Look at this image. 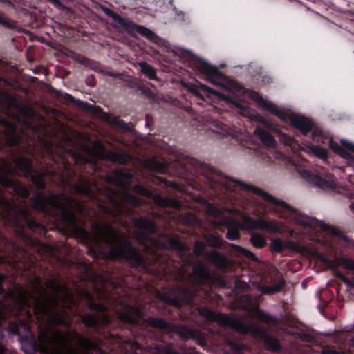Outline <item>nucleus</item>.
<instances>
[{
	"mask_svg": "<svg viewBox=\"0 0 354 354\" xmlns=\"http://www.w3.org/2000/svg\"><path fill=\"white\" fill-rule=\"evenodd\" d=\"M43 279L32 274L31 281L33 292L24 290L12 299L16 317L8 325V332L18 336L21 349L26 354H57L71 348L75 343L84 354H105L96 339L80 335L76 331L55 328L62 326L69 328L71 321L59 308H70L68 301L73 302L66 285L57 278L46 283L51 293L46 296L42 286Z\"/></svg>",
	"mask_w": 354,
	"mask_h": 354,
	"instance_id": "obj_1",
	"label": "nucleus"
},
{
	"mask_svg": "<svg viewBox=\"0 0 354 354\" xmlns=\"http://www.w3.org/2000/svg\"><path fill=\"white\" fill-rule=\"evenodd\" d=\"M39 139L44 147L48 156L52 159L54 165H57L59 171L56 168L45 169L44 171H35L28 176L37 189L42 191L46 189V183L45 176L53 177L59 174L63 169L66 174H60V180L64 186L71 187L77 182L78 178L83 175H77V172L69 167V164L64 158V153L73 156L75 158L80 156L71 147L72 140L67 135L62 136V141L55 143L51 139L41 138ZM32 208L43 214L44 216L54 219L57 227L68 234L81 243L88 244L93 240L90 233L84 228V221L77 216L88 215V209L84 201L77 200L73 196H67L64 193L51 192L45 194L38 192L30 198Z\"/></svg>",
	"mask_w": 354,
	"mask_h": 354,
	"instance_id": "obj_2",
	"label": "nucleus"
},
{
	"mask_svg": "<svg viewBox=\"0 0 354 354\" xmlns=\"http://www.w3.org/2000/svg\"><path fill=\"white\" fill-rule=\"evenodd\" d=\"M132 222L138 228L133 234L139 242L145 247L146 243H151L153 247L147 248V251L151 254L152 259L143 254L139 248L133 245L129 236L109 223L93 221L91 228L97 241L109 247L107 252V257L109 259L123 261L132 268L142 269L147 272H151L154 270L153 266L158 261V250L166 251L171 249L178 252L185 251V245L176 237L167 235L166 241L153 240L150 234H156L159 230L158 225L153 221L140 216L133 217Z\"/></svg>",
	"mask_w": 354,
	"mask_h": 354,
	"instance_id": "obj_3",
	"label": "nucleus"
},
{
	"mask_svg": "<svg viewBox=\"0 0 354 354\" xmlns=\"http://www.w3.org/2000/svg\"><path fill=\"white\" fill-rule=\"evenodd\" d=\"M189 165L188 169H190V172L192 174L190 185L193 189L209 196L219 198L227 192H236V188L239 187L241 190L254 194L268 203L290 211L295 214V223L304 227L314 230H319L332 234H337V230L333 227L313 218L299 214L297 210L286 202L275 198L256 186L229 178L210 165L196 159H191Z\"/></svg>",
	"mask_w": 354,
	"mask_h": 354,
	"instance_id": "obj_4",
	"label": "nucleus"
},
{
	"mask_svg": "<svg viewBox=\"0 0 354 354\" xmlns=\"http://www.w3.org/2000/svg\"><path fill=\"white\" fill-rule=\"evenodd\" d=\"M132 178L129 171L114 169L112 175L106 177V183L114 185L117 189L106 183L98 184L93 178H79L77 182L73 185L74 192L87 198L95 207L91 208L86 204L88 215L82 216L93 218H98L99 214H101L109 216L115 221L120 220L124 213V206L120 201V196L129 205L138 206L140 203L137 196L126 192L132 185Z\"/></svg>",
	"mask_w": 354,
	"mask_h": 354,
	"instance_id": "obj_5",
	"label": "nucleus"
},
{
	"mask_svg": "<svg viewBox=\"0 0 354 354\" xmlns=\"http://www.w3.org/2000/svg\"><path fill=\"white\" fill-rule=\"evenodd\" d=\"M12 84L7 79L0 76V110L15 122H11L6 118H0V135L3 136L5 145L8 148L7 152L12 156V160L16 169L24 176L28 177L34 170L32 160L28 157L15 156L12 150L13 147H20L24 142V138L28 135L22 129L19 133L17 125L36 132L38 129L34 124L26 118L30 116L31 109L27 105L21 104L15 95L9 93L5 87L12 86Z\"/></svg>",
	"mask_w": 354,
	"mask_h": 354,
	"instance_id": "obj_6",
	"label": "nucleus"
},
{
	"mask_svg": "<svg viewBox=\"0 0 354 354\" xmlns=\"http://www.w3.org/2000/svg\"><path fill=\"white\" fill-rule=\"evenodd\" d=\"M227 227L226 238L231 241L237 240L240 237V229L249 230H261L270 232H278L280 230L279 223L275 220L268 221L263 218H253L246 216L241 224L237 221L226 222Z\"/></svg>",
	"mask_w": 354,
	"mask_h": 354,
	"instance_id": "obj_7",
	"label": "nucleus"
},
{
	"mask_svg": "<svg viewBox=\"0 0 354 354\" xmlns=\"http://www.w3.org/2000/svg\"><path fill=\"white\" fill-rule=\"evenodd\" d=\"M145 313L142 309L135 305H127L125 310L118 313L119 319L125 324L133 326H142L147 323L150 327L170 331L172 324L167 322L162 318L149 317L144 319Z\"/></svg>",
	"mask_w": 354,
	"mask_h": 354,
	"instance_id": "obj_8",
	"label": "nucleus"
},
{
	"mask_svg": "<svg viewBox=\"0 0 354 354\" xmlns=\"http://www.w3.org/2000/svg\"><path fill=\"white\" fill-rule=\"evenodd\" d=\"M261 108L268 111L283 122L290 121L291 125L298 129L304 136H306L313 130V122L304 116L288 114L279 109L275 104L259 96L257 100Z\"/></svg>",
	"mask_w": 354,
	"mask_h": 354,
	"instance_id": "obj_9",
	"label": "nucleus"
},
{
	"mask_svg": "<svg viewBox=\"0 0 354 354\" xmlns=\"http://www.w3.org/2000/svg\"><path fill=\"white\" fill-rule=\"evenodd\" d=\"M197 310L199 315L207 320L216 321L220 325L228 326L241 334H248L252 328L254 329L257 335H262L264 333L261 328L252 327L239 319L232 317L223 313L217 315L212 310L207 307L197 308Z\"/></svg>",
	"mask_w": 354,
	"mask_h": 354,
	"instance_id": "obj_10",
	"label": "nucleus"
},
{
	"mask_svg": "<svg viewBox=\"0 0 354 354\" xmlns=\"http://www.w3.org/2000/svg\"><path fill=\"white\" fill-rule=\"evenodd\" d=\"M104 12L108 16L113 19V22L115 24V28L122 29L132 37L135 36L136 33H139L151 41L157 42L159 39L158 37L148 28L136 24L128 18L123 17L110 9L106 8Z\"/></svg>",
	"mask_w": 354,
	"mask_h": 354,
	"instance_id": "obj_11",
	"label": "nucleus"
},
{
	"mask_svg": "<svg viewBox=\"0 0 354 354\" xmlns=\"http://www.w3.org/2000/svg\"><path fill=\"white\" fill-rule=\"evenodd\" d=\"M196 296V291L190 288L177 286L169 292L162 294L160 298L165 304L178 308L183 306L193 308L195 306L194 299Z\"/></svg>",
	"mask_w": 354,
	"mask_h": 354,
	"instance_id": "obj_12",
	"label": "nucleus"
},
{
	"mask_svg": "<svg viewBox=\"0 0 354 354\" xmlns=\"http://www.w3.org/2000/svg\"><path fill=\"white\" fill-rule=\"evenodd\" d=\"M133 190L138 194L153 199L154 203L159 207L178 208L180 206V203L177 199L155 194L151 190L142 185H134Z\"/></svg>",
	"mask_w": 354,
	"mask_h": 354,
	"instance_id": "obj_13",
	"label": "nucleus"
},
{
	"mask_svg": "<svg viewBox=\"0 0 354 354\" xmlns=\"http://www.w3.org/2000/svg\"><path fill=\"white\" fill-rule=\"evenodd\" d=\"M193 65L196 70L204 75L212 83H215L223 76V73L216 66L211 65L204 59L196 58L194 59Z\"/></svg>",
	"mask_w": 354,
	"mask_h": 354,
	"instance_id": "obj_14",
	"label": "nucleus"
},
{
	"mask_svg": "<svg viewBox=\"0 0 354 354\" xmlns=\"http://www.w3.org/2000/svg\"><path fill=\"white\" fill-rule=\"evenodd\" d=\"M190 258L191 254L187 260V263L192 266V275L196 282L199 284H203L209 281L212 279L211 273L205 263L201 260L192 262Z\"/></svg>",
	"mask_w": 354,
	"mask_h": 354,
	"instance_id": "obj_15",
	"label": "nucleus"
},
{
	"mask_svg": "<svg viewBox=\"0 0 354 354\" xmlns=\"http://www.w3.org/2000/svg\"><path fill=\"white\" fill-rule=\"evenodd\" d=\"M97 151L95 156L101 159L108 160L120 165H124L127 162L126 156L122 152L108 151L100 142L95 145Z\"/></svg>",
	"mask_w": 354,
	"mask_h": 354,
	"instance_id": "obj_16",
	"label": "nucleus"
},
{
	"mask_svg": "<svg viewBox=\"0 0 354 354\" xmlns=\"http://www.w3.org/2000/svg\"><path fill=\"white\" fill-rule=\"evenodd\" d=\"M300 175L310 184L322 189H329L333 188V182L326 180L318 173H314L307 169H302L300 171Z\"/></svg>",
	"mask_w": 354,
	"mask_h": 354,
	"instance_id": "obj_17",
	"label": "nucleus"
},
{
	"mask_svg": "<svg viewBox=\"0 0 354 354\" xmlns=\"http://www.w3.org/2000/svg\"><path fill=\"white\" fill-rule=\"evenodd\" d=\"M274 279L277 281V283L272 285H261L259 286V290L263 295H272L277 292H280L284 288L286 282L284 279L283 274L278 270H275Z\"/></svg>",
	"mask_w": 354,
	"mask_h": 354,
	"instance_id": "obj_18",
	"label": "nucleus"
},
{
	"mask_svg": "<svg viewBox=\"0 0 354 354\" xmlns=\"http://www.w3.org/2000/svg\"><path fill=\"white\" fill-rule=\"evenodd\" d=\"M270 247L272 251L277 253L282 252L285 248H288L298 252L302 250L304 248V247L297 242L293 241H287L284 242L279 239L272 240Z\"/></svg>",
	"mask_w": 354,
	"mask_h": 354,
	"instance_id": "obj_19",
	"label": "nucleus"
},
{
	"mask_svg": "<svg viewBox=\"0 0 354 354\" xmlns=\"http://www.w3.org/2000/svg\"><path fill=\"white\" fill-rule=\"evenodd\" d=\"M208 259L219 270H225L230 267L228 258L216 250H213L208 253Z\"/></svg>",
	"mask_w": 354,
	"mask_h": 354,
	"instance_id": "obj_20",
	"label": "nucleus"
},
{
	"mask_svg": "<svg viewBox=\"0 0 354 354\" xmlns=\"http://www.w3.org/2000/svg\"><path fill=\"white\" fill-rule=\"evenodd\" d=\"M169 332L177 334L183 341L196 338V332L185 325L172 324Z\"/></svg>",
	"mask_w": 354,
	"mask_h": 354,
	"instance_id": "obj_21",
	"label": "nucleus"
},
{
	"mask_svg": "<svg viewBox=\"0 0 354 354\" xmlns=\"http://www.w3.org/2000/svg\"><path fill=\"white\" fill-rule=\"evenodd\" d=\"M254 134L264 145L273 148L276 147L277 142L273 136L268 131L260 127H257L254 129Z\"/></svg>",
	"mask_w": 354,
	"mask_h": 354,
	"instance_id": "obj_22",
	"label": "nucleus"
},
{
	"mask_svg": "<svg viewBox=\"0 0 354 354\" xmlns=\"http://www.w3.org/2000/svg\"><path fill=\"white\" fill-rule=\"evenodd\" d=\"M250 326L252 327H254V326H252V325H250ZM255 328H258V327L255 326ZM259 328H261V327H259ZM261 329L264 331V333H262V335L256 334V333L254 332L253 328H252L251 331H250L248 333H252L254 335H257L259 337L266 336L264 339V343H265L266 348L269 351H272V352L280 351L281 349V346L279 341L276 337L266 335V330L262 328H261Z\"/></svg>",
	"mask_w": 354,
	"mask_h": 354,
	"instance_id": "obj_23",
	"label": "nucleus"
},
{
	"mask_svg": "<svg viewBox=\"0 0 354 354\" xmlns=\"http://www.w3.org/2000/svg\"><path fill=\"white\" fill-rule=\"evenodd\" d=\"M331 147L343 158L348 161L354 160V156L351 153V152L354 153V145L343 143V147L338 145L335 147L332 145Z\"/></svg>",
	"mask_w": 354,
	"mask_h": 354,
	"instance_id": "obj_24",
	"label": "nucleus"
},
{
	"mask_svg": "<svg viewBox=\"0 0 354 354\" xmlns=\"http://www.w3.org/2000/svg\"><path fill=\"white\" fill-rule=\"evenodd\" d=\"M209 129L219 135L220 136L225 137L231 135L230 128L221 122L220 121L213 120L210 122Z\"/></svg>",
	"mask_w": 354,
	"mask_h": 354,
	"instance_id": "obj_25",
	"label": "nucleus"
},
{
	"mask_svg": "<svg viewBox=\"0 0 354 354\" xmlns=\"http://www.w3.org/2000/svg\"><path fill=\"white\" fill-rule=\"evenodd\" d=\"M81 321L87 328L97 329L99 322L97 316L93 314L87 313L81 317Z\"/></svg>",
	"mask_w": 354,
	"mask_h": 354,
	"instance_id": "obj_26",
	"label": "nucleus"
},
{
	"mask_svg": "<svg viewBox=\"0 0 354 354\" xmlns=\"http://www.w3.org/2000/svg\"><path fill=\"white\" fill-rule=\"evenodd\" d=\"M250 241L257 248H263L267 244L266 239L259 233H252Z\"/></svg>",
	"mask_w": 354,
	"mask_h": 354,
	"instance_id": "obj_27",
	"label": "nucleus"
},
{
	"mask_svg": "<svg viewBox=\"0 0 354 354\" xmlns=\"http://www.w3.org/2000/svg\"><path fill=\"white\" fill-rule=\"evenodd\" d=\"M64 100H65L66 102L73 103L74 104L79 106L82 107L84 109L86 110H91L92 109V105L91 104H88L86 102L81 101L80 100L75 99L71 95L68 93H64L63 95Z\"/></svg>",
	"mask_w": 354,
	"mask_h": 354,
	"instance_id": "obj_28",
	"label": "nucleus"
},
{
	"mask_svg": "<svg viewBox=\"0 0 354 354\" xmlns=\"http://www.w3.org/2000/svg\"><path fill=\"white\" fill-rule=\"evenodd\" d=\"M141 71L142 73L149 77L150 80L156 79V69L147 62H143L140 64Z\"/></svg>",
	"mask_w": 354,
	"mask_h": 354,
	"instance_id": "obj_29",
	"label": "nucleus"
},
{
	"mask_svg": "<svg viewBox=\"0 0 354 354\" xmlns=\"http://www.w3.org/2000/svg\"><path fill=\"white\" fill-rule=\"evenodd\" d=\"M308 148L312 153H313L319 158L326 159L328 157V150L324 147L317 145H310L308 146Z\"/></svg>",
	"mask_w": 354,
	"mask_h": 354,
	"instance_id": "obj_30",
	"label": "nucleus"
},
{
	"mask_svg": "<svg viewBox=\"0 0 354 354\" xmlns=\"http://www.w3.org/2000/svg\"><path fill=\"white\" fill-rule=\"evenodd\" d=\"M0 26L2 27L12 30H18V26L17 22L10 18L6 17L3 13L0 12Z\"/></svg>",
	"mask_w": 354,
	"mask_h": 354,
	"instance_id": "obj_31",
	"label": "nucleus"
},
{
	"mask_svg": "<svg viewBox=\"0 0 354 354\" xmlns=\"http://www.w3.org/2000/svg\"><path fill=\"white\" fill-rule=\"evenodd\" d=\"M205 240L212 247L221 249L223 247V241L221 238L213 234H208L205 236Z\"/></svg>",
	"mask_w": 354,
	"mask_h": 354,
	"instance_id": "obj_32",
	"label": "nucleus"
},
{
	"mask_svg": "<svg viewBox=\"0 0 354 354\" xmlns=\"http://www.w3.org/2000/svg\"><path fill=\"white\" fill-rule=\"evenodd\" d=\"M180 220L187 225H195L198 223L196 215L191 212L180 214Z\"/></svg>",
	"mask_w": 354,
	"mask_h": 354,
	"instance_id": "obj_33",
	"label": "nucleus"
},
{
	"mask_svg": "<svg viewBox=\"0 0 354 354\" xmlns=\"http://www.w3.org/2000/svg\"><path fill=\"white\" fill-rule=\"evenodd\" d=\"M88 308L98 313H103L107 310V307L100 303L95 302L91 297L88 302Z\"/></svg>",
	"mask_w": 354,
	"mask_h": 354,
	"instance_id": "obj_34",
	"label": "nucleus"
},
{
	"mask_svg": "<svg viewBox=\"0 0 354 354\" xmlns=\"http://www.w3.org/2000/svg\"><path fill=\"white\" fill-rule=\"evenodd\" d=\"M231 247L233 251L237 253L238 254L243 255L250 259H253L254 257V253H252L251 251L247 249L242 248L241 246L235 244H232Z\"/></svg>",
	"mask_w": 354,
	"mask_h": 354,
	"instance_id": "obj_35",
	"label": "nucleus"
},
{
	"mask_svg": "<svg viewBox=\"0 0 354 354\" xmlns=\"http://www.w3.org/2000/svg\"><path fill=\"white\" fill-rule=\"evenodd\" d=\"M205 249L206 244L202 241H197L194 245L193 254L197 257L201 256Z\"/></svg>",
	"mask_w": 354,
	"mask_h": 354,
	"instance_id": "obj_36",
	"label": "nucleus"
},
{
	"mask_svg": "<svg viewBox=\"0 0 354 354\" xmlns=\"http://www.w3.org/2000/svg\"><path fill=\"white\" fill-rule=\"evenodd\" d=\"M227 344L231 348V350L234 352L241 353L245 351L246 348V346L243 343L239 342L234 340H230L227 342Z\"/></svg>",
	"mask_w": 354,
	"mask_h": 354,
	"instance_id": "obj_37",
	"label": "nucleus"
},
{
	"mask_svg": "<svg viewBox=\"0 0 354 354\" xmlns=\"http://www.w3.org/2000/svg\"><path fill=\"white\" fill-rule=\"evenodd\" d=\"M198 84H199L200 86V88L203 91H205V93H208V94H212V95H216V96H219L220 97L228 101V97L226 95H224V94H221L218 91H216L212 88H211L210 87L206 86V85H204L201 83H199L198 82Z\"/></svg>",
	"mask_w": 354,
	"mask_h": 354,
	"instance_id": "obj_38",
	"label": "nucleus"
},
{
	"mask_svg": "<svg viewBox=\"0 0 354 354\" xmlns=\"http://www.w3.org/2000/svg\"><path fill=\"white\" fill-rule=\"evenodd\" d=\"M149 165L150 169L157 172L162 173L165 169V166L162 162H160L156 160H150Z\"/></svg>",
	"mask_w": 354,
	"mask_h": 354,
	"instance_id": "obj_39",
	"label": "nucleus"
},
{
	"mask_svg": "<svg viewBox=\"0 0 354 354\" xmlns=\"http://www.w3.org/2000/svg\"><path fill=\"white\" fill-rule=\"evenodd\" d=\"M339 263L344 268L354 272V260L348 258H341Z\"/></svg>",
	"mask_w": 354,
	"mask_h": 354,
	"instance_id": "obj_40",
	"label": "nucleus"
},
{
	"mask_svg": "<svg viewBox=\"0 0 354 354\" xmlns=\"http://www.w3.org/2000/svg\"><path fill=\"white\" fill-rule=\"evenodd\" d=\"M258 317L262 322H264L266 323H273L276 322V319L273 316L270 315L269 313L263 310H259Z\"/></svg>",
	"mask_w": 354,
	"mask_h": 354,
	"instance_id": "obj_41",
	"label": "nucleus"
},
{
	"mask_svg": "<svg viewBox=\"0 0 354 354\" xmlns=\"http://www.w3.org/2000/svg\"><path fill=\"white\" fill-rule=\"evenodd\" d=\"M158 179H159L160 182L163 183V185L167 187H170L174 189H179V188H180L179 185L174 181L167 180L162 177L159 178Z\"/></svg>",
	"mask_w": 354,
	"mask_h": 354,
	"instance_id": "obj_42",
	"label": "nucleus"
},
{
	"mask_svg": "<svg viewBox=\"0 0 354 354\" xmlns=\"http://www.w3.org/2000/svg\"><path fill=\"white\" fill-rule=\"evenodd\" d=\"M112 123L114 124L115 125L119 127L120 128L122 129H124V130H128L129 129V125L128 124H127L124 120H122V119H120L118 118H115L114 117L112 120Z\"/></svg>",
	"mask_w": 354,
	"mask_h": 354,
	"instance_id": "obj_43",
	"label": "nucleus"
},
{
	"mask_svg": "<svg viewBox=\"0 0 354 354\" xmlns=\"http://www.w3.org/2000/svg\"><path fill=\"white\" fill-rule=\"evenodd\" d=\"M60 10H67L68 8L61 3L59 0H46Z\"/></svg>",
	"mask_w": 354,
	"mask_h": 354,
	"instance_id": "obj_44",
	"label": "nucleus"
},
{
	"mask_svg": "<svg viewBox=\"0 0 354 354\" xmlns=\"http://www.w3.org/2000/svg\"><path fill=\"white\" fill-rule=\"evenodd\" d=\"M311 136L314 142H319L322 138V131L319 129H315L312 131Z\"/></svg>",
	"mask_w": 354,
	"mask_h": 354,
	"instance_id": "obj_45",
	"label": "nucleus"
},
{
	"mask_svg": "<svg viewBox=\"0 0 354 354\" xmlns=\"http://www.w3.org/2000/svg\"><path fill=\"white\" fill-rule=\"evenodd\" d=\"M82 158L84 160V161L88 162L91 166L93 171H95L97 170L98 166L95 161H93V160L88 161V158H84V157H82Z\"/></svg>",
	"mask_w": 354,
	"mask_h": 354,
	"instance_id": "obj_46",
	"label": "nucleus"
},
{
	"mask_svg": "<svg viewBox=\"0 0 354 354\" xmlns=\"http://www.w3.org/2000/svg\"><path fill=\"white\" fill-rule=\"evenodd\" d=\"M42 246L44 247V250L49 254V255H53V253L55 250V248L53 246L46 244H44ZM56 250H57L56 249Z\"/></svg>",
	"mask_w": 354,
	"mask_h": 354,
	"instance_id": "obj_47",
	"label": "nucleus"
},
{
	"mask_svg": "<svg viewBox=\"0 0 354 354\" xmlns=\"http://www.w3.org/2000/svg\"><path fill=\"white\" fill-rule=\"evenodd\" d=\"M6 277L4 274L0 273V295L5 293V289L3 286V283L5 281Z\"/></svg>",
	"mask_w": 354,
	"mask_h": 354,
	"instance_id": "obj_48",
	"label": "nucleus"
},
{
	"mask_svg": "<svg viewBox=\"0 0 354 354\" xmlns=\"http://www.w3.org/2000/svg\"><path fill=\"white\" fill-rule=\"evenodd\" d=\"M322 354H342L335 349H326L322 351Z\"/></svg>",
	"mask_w": 354,
	"mask_h": 354,
	"instance_id": "obj_49",
	"label": "nucleus"
},
{
	"mask_svg": "<svg viewBox=\"0 0 354 354\" xmlns=\"http://www.w3.org/2000/svg\"><path fill=\"white\" fill-rule=\"evenodd\" d=\"M29 259L30 265L29 266V268L28 266H24V270H28L30 267H35L36 266V262L32 259V257L30 256Z\"/></svg>",
	"mask_w": 354,
	"mask_h": 354,
	"instance_id": "obj_50",
	"label": "nucleus"
},
{
	"mask_svg": "<svg viewBox=\"0 0 354 354\" xmlns=\"http://www.w3.org/2000/svg\"><path fill=\"white\" fill-rule=\"evenodd\" d=\"M191 91L195 93L197 96H201L199 93L198 92L197 89L195 88V86H192V88H191Z\"/></svg>",
	"mask_w": 354,
	"mask_h": 354,
	"instance_id": "obj_51",
	"label": "nucleus"
},
{
	"mask_svg": "<svg viewBox=\"0 0 354 354\" xmlns=\"http://www.w3.org/2000/svg\"><path fill=\"white\" fill-rule=\"evenodd\" d=\"M6 348L4 346L0 344V354H5Z\"/></svg>",
	"mask_w": 354,
	"mask_h": 354,
	"instance_id": "obj_52",
	"label": "nucleus"
},
{
	"mask_svg": "<svg viewBox=\"0 0 354 354\" xmlns=\"http://www.w3.org/2000/svg\"><path fill=\"white\" fill-rule=\"evenodd\" d=\"M350 208L352 210L353 213L354 214V201L351 203Z\"/></svg>",
	"mask_w": 354,
	"mask_h": 354,
	"instance_id": "obj_53",
	"label": "nucleus"
},
{
	"mask_svg": "<svg viewBox=\"0 0 354 354\" xmlns=\"http://www.w3.org/2000/svg\"><path fill=\"white\" fill-rule=\"evenodd\" d=\"M351 342L353 347L354 348V336L351 339Z\"/></svg>",
	"mask_w": 354,
	"mask_h": 354,
	"instance_id": "obj_54",
	"label": "nucleus"
},
{
	"mask_svg": "<svg viewBox=\"0 0 354 354\" xmlns=\"http://www.w3.org/2000/svg\"><path fill=\"white\" fill-rule=\"evenodd\" d=\"M57 260H58L59 261H64V259H61L59 257H58Z\"/></svg>",
	"mask_w": 354,
	"mask_h": 354,
	"instance_id": "obj_55",
	"label": "nucleus"
}]
</instances>
